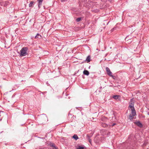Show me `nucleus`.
Masks as SVG:
<instances>
[{
	"mask_svg": "<svg viewBox=\"0 0 149 149\" xmlns=\"http://www.w3.org/2000/svg\"><path fill=\"white\" fill-rule=\"evenodd\" d=\"M9 4V2L8 1L0 2V5L5 7L6 6Z\"/></svg>",
	"mask_w": 149,
	"mask_h": 149,
	"instance_id": "nucleus-4",
	"label": "nucleus"
},
{
	"mask_svg": "<svg viewBox=\"0 0 149 149\" xmlns=\"http://www.w3.org/2000/svg\"><path fill=\"white\" fill-rule=\"evenodd\" d=\"M91 61V57L89 55L88 56L86 60L85 61L87 63H88Z\"/></svg>",
	"mask_w": 149,
	"mask_h": 149,
	"instance_id": "nucleus-7",
	"label": "nucleus"
},
{
	"mask_svg": "<svg viewBox=\"0 0 149 149\" xmlns=\"http://www.w3.org/2000/svg\"><path fill=\"white\" fill-rule=\"evenodd\" d=\"M66 0H61V2H64Z\"/></svg>",
	"mask_w": 149,
	"mask_h": 149,
	"instance_id": "nucleus-23",
	"label": "nucleus"
},
{
	"mask_svg": "<svg viewBox=\"0 0 149 149\" xmlns=\"http://www.w3.org/2000/svg\"><path fill=\"white\" fill-rule=\"evenodd\" d=\"M72 137L73 139H74L76 140H77V139H79L78 136L76 134H74V135Z\"/></svg>",
	"mask_w": 149,
	"mask_h": 149,
	"instance_id": "nucleus-10",
	"label": "nucleus"
},
{
	"mask_svg": "<svg viewBox=\"0 0 149 149\" xmlns=\"http://www.w3.org/2000/svg\"><path fill=\"white\" fill-rule=\"evenodd\" d=\"M130 103H132L133 104H134V98H132L130 100L129 103L130 104Z\"/></svg>",
	"mask_w": 149,
	"mask_h": 149,
	"instance_id": "nucleus-12",
	"label": "nucleus"
},
{
	"mask_svg": "<svg viewBox=\"0 0 149 149\" xmlns=\"http://www.w3.org/2000/svg\"><path fill=\"white\" fill-rule=\"evenodd\" d=\"M134 123L140 127H141L143 126L142 124L139 121L134 122Z\"/></svg>",
	"mask_w": 149,
	"mask_h": 149,
	"instance_id": "nucleus-6",
	"label": "nucleus"
},
{
	"mask_svg": "<svg viewBox=\"0 0 149 149\" xmlns=\"http://www.w3.org/2000/svg\"><path fill=\"white\" fill-rule=\"evenodd\" d=\"M43 0H38V6L39 7L41 5L42 3Z\"/></svg>",
	"mask_w": 149,
	"mask_h": 149,
	"instance_id": "nucleus-11",
	"label": "nucleus"
},
{
	"mask_svg": "<svg viewBox=\"0 0 149 149\" xmlns=\"http://www.w3.org/2000/svg\"><path fill=\"white\" fill-rule=\"evenodd\" d=\"M44 118V119H45V120H47V117H46V116H45L44 117V118Z\"/></svg>",
	"mask_w": 149,
	"mask_h": 149,
	"instance_id": "nucleus-22",
	"label": "nucleus"
},
{
	"mask_svg": "<svg viewBox=\"0 0 149 149\" xmlns=\"http://www.w3.org/2000/svg\"><path fill=\"white\" fill-rule=\"evenodd\" d=\"M33 1H31V2H30V3L29 4V6L30 7H32L33 6Z\"/></svg>",
	"mask_w": 149,
	"mask_h": 149,
	"instance_id": "nucleus-14",
	"label": "nucleus"
},
{
	"mask_svg": "<svg viewBox=\"0 0 149 149\" xmlns=\"http://www.w3.org/2000/svg\"><path fill=\"white\" fill-rule=\"evenodd\" d=\"M148 115H149V113H148Z\"/></svg>",
	"mask_w": 149,
	"mask_h": 149,
	"instance_id": "nucleus-26",
	"label": "nucleus"
},
{
	"mask_svg": "<svg viewBox=\"0 0 149 149\" xmlns=\"http://www.w3.org/2000/svg\"><path fill=\"white\" fill-rule=\"evenodd\" d=\"M115 125V123H113L112 125V126H114Z\"/></svg>",
	"mask_w": 149,
	"mask_h": 149,
	"instance_id": "nucleus-24",
	"label": "nucleus"
},
{
	"mask_svg": "<svg viewBox=\"0 0 149 149\" xmlns=\"http://www.w3.org/2000/svg\"><path fill=\"white\" fill-rule=\"evenodd\" d=\"M92 135L90 136L88 134H87L86 136L87 138V139L88 140L89 142L90 143H91V140L90 139V138L92 136Z\"/></svg>",
	"mask_w": 149,
	"mask_h": 149,
	"instance_id": "nucleus-8",
	"label": "nucleus"
},
{
	"mask_svg": "<svg viewBox=\"0 0 149 149\" xmlns=\"http://www.w3.org/2000/svg\"><path fill=\"white\" fill-rule=\"evenodd\" d=\"M147 144V143L146 142H145L143 143V145L144 146H146Z\"/></svg>",
	"mask_w": 149,
	"mask_h": 149,
	"instance_id": "nucleus-20",
	"label": "nucleus"
},
{
	"mask_svg": "<svg viewBox=\"0 0 149 149\" xmlns=\"http://www.w3.org/2000/svg\"><path fill=\"white\" fill-rule=\"evenodd\" d=\"M28 48L27 47H24L20 50L19 56L20 57L25 56L28 54Z\"/></svg>",
	"mask_w": 149,
	"mask_h": 149,
	"instance_id": "nucleus-1",
	"label": "nucleus"
},
{
	"mask_svg": "<svg viewBox=\"0 0 149 149\" xmlns=\"http://www.w3.org/2000/svg\"><path fill=\"white\" fill-rule=\"evenodd\" d=\"M136 115V111H132L131 113L129 115V119L131 120H132L134 116Z\"/></svg>",
	"mask_w": 149,
	"mask_h": 149,
	"instance_id": "nucleus-3",
	"label": "nucleus"
},
{
	"mask_svg": "<svg viewBox=\"0 0 149 149\" xmlns=\"http://www.w3.org/2000/svg\"><path fill=\"white\" fill-rule=\"evenodd\" d=\"M119 96L118 95H116L114 96H113V98L115 99H118L119 98Z\"/></svg>",
	"mask_w": 149,
	"mask_h": 149,
	"instance_id": "nucleus-17",
	"label": "nucleus"
},
{
	"mask_svg": "<svg viewBox=\"0 0 149 149\" xmlns=\"http://www.w3.org/2000/svg\"><path fill=\"white\" fill-rule=\"evenodd\" d=\"M51 146L53 147V148H55V147H56L54 144H51Z\"/></svg>",
	"mask_w": 149,
	"mask_h": 149,
	"instance_id": "nucleus-21",
	"label": "nucleus"
},
{
	"mask_svg": "<svg viewBox=\"0 0 149 149\" xmlns=\"http://www.w3.org/2000/svg\"><path fill=\"white\" fill-rule=\"evenodd\" d=\"M39 36H40V37H41V36L38 33H37V35L35 36V38H39V37H38Z\"/></svg>",
	"mask_w": 149,
	"mask_h": 149,
	"instance_id": "nucleus-15",
	"label": "nucleus"
},
{
	"mask_svg": "<svg viewBox=\"0 0 149 149\" xmlns=\"http://www.w3.org/2000/svg\"><path fill=\"white\" fill-rule=\"evenodd\" d=\"M53 149H57V148L56 147H55V148H53Z\"/></svg>",
	"mask_w": 149,
	"mask_h": 149,
	"instance_id": "nucleus-25",
	"label": "nucleus"
},
{
	"mask_svg": "<svg viewBox=\"0 0 149 149\" xmlns=\"http://www.w3.org/2000/svg\"><path fill=\"white\" fill-rule=\"evenodd\" d=\"M83 74L85 75L88 76L89 74V72L88 71L86 70H84L83 72Z\"/></svg>",
	"mask_w": 149,
	"mask_h": 149,
	"instance_id": "nucleus-9",
	"label": "nucleus"
},
{
	"mask_svg": "<svg viewBox=\"0 0 149 149\" xmlns=\"http://www.w3.org/2000/svg\"><path fill=\"white\" fill-rule=\"evenodd\" d=\"M106 70L107 74L110 77H112L113 78V79H114V76L112 75V73L110 71L109 68L108 67H106Z\"/></svg>",
	"mask_w": 149,
	"mask_h": 149,
	"instance_id": "nucleus-2",
	"label": "nucleus"
},
{
	"mask_svg": "<svg viewBox=\"0 0 149 149\" xmlns=\"http://www.w3.org/2000/svg\"><path fill=\"white\" fill-rule=\"evenodd\" d=\"M81 19V17L78 18L76 19V21L77 22H79L80 21Z\"/></svg>",
	"mask_w": 149,
	"mask_h": 149,
	"instance_id": "nucleus-16",
	"label": "nucleus"
},
{
	"mask_svg": "<svg viewBox=\"0 0 149 149\" xmlns=\"http://www.w3.org/2000/svg\"><path fill=\"white\" fill-rule=\"evenodd\" d=\"M101 125L102 126L104 127H106L107 126V124L104 123H102Z\"/></svg>",
	"mask_w": 149,
	"mask_h": 149,
	"instance_id": "nucleus-13",
	"label": "nucleus"
},
{
	"mask_svg": "<svg viewBox=\"0 0 149 149\" xmlns=\"http://www.w3.org/2000/svg\"><path fill=\"white\" fill-rule=\"evenodd\" d=\"M117 29V27H116V26H115V27H114L113 28V29H112L111 30V32H113V31L114 30H116V29Z\"/></svg>",
	"mask_w": 149,
	"mask_h": 149,
	"instance_id": "nucleus-18",
	"label": "nucleus"
},
{
	"mask_svg": "<svg viewBox=\"0 0 149 149\" xmlns=\"http://www.w3.org/2000/svg\"><path fill=\"white\" fill-rule=\"evenodd\" d=\"M77 149H84V148L83 147L79 146L77 148Z\"/></svg>",
	"mask_w": 149,
	"mask_h": 149,
	"instance_id": "nucleus-19",
	"label": "nucleus"
},
{
	"mask_svg": "<svg viewBox=\"0 0 149 149\" xmlns=\"http://www.w3.org/2000/svg\"><path fill=\"white\" fill-rule=\"evenodd\" d=\"M134 104L130 103L129 106V107L131 109V111H135L134 107Z\"/></svg>",
	"mask_w": 149,
	"mask_h": 149,
	"instance_id": "nucleus-5",
	"label": "nucleus"
}]
</instances>
